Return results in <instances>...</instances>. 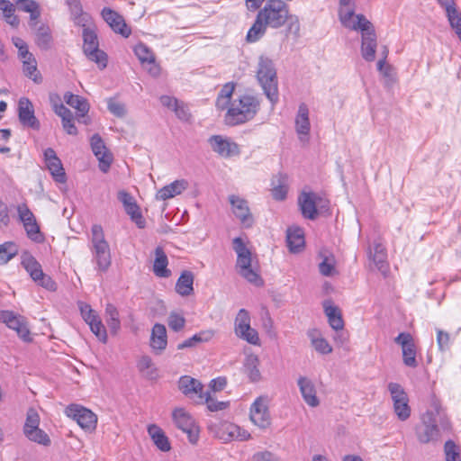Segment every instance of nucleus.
<instances>
[{
    "label": "nucleus",
    "instance_id": "nucleus-1",
    "mask_svg": "<svg viewBox=\"0 0 461 461\" xmlns=\"http://www.w3.org/2000/svg\"><path fill=\"white\" fill-rule=\"evenodd\" d=\"M289 17L288 5L282 0H267L257 14L256 20L249 30L247 41L256 42L266 32L267 27L277 29L282 27Z\"/></svg>",
    "mask_w": 461,
    "mask_h": 461
},
{
    "label": "nucleus",
    "instance_id": "nucleus-2",
    "mask_svg": "<svg viewBox=\"0 0 461 461\" xmlns=\"http://www.w3.org/2000/svg\"><path fill=\"white\" fill-rule=\"evenodd\" d=\"M438 422L443 429H449V421L439 401L432 397L430 410L421 417V424L416 428V435L420 443L426 444L437 440L439 437Z\"/></svg>",
    "mask_w": 461,
    "mask_h": 461
},
{
    "label": "nucleus",
    "instance_id": "nucleus-3",
    "mask_svg": "<svg viewBox=\"0 0 461 461\" xmlns=\"http://www.w3.org/2000/svg\"><path fill=\"white\" fill-rule=\"evenodd\" d=\"M260 108V100L258 96L245 94L231 101L224 122L229 126H236L252 120Z\"/></svg>",
    "mask_w": 461,
    "mask_h": 461
},
{
    "label": "nucleus",
    "instance_id": "nucleus-4",
    "mask_svg": "<svg viewBox=\"0 0 461 461\" xmlns=\"http://www.w3.org/2000/svg\"><path fill=\"white\" fill-rule=\"evenodd\" d=\"M257 78L267 98L275 105L279 100L278 80L274 62L267 57L258 59Z\"/></svg>",
    "mask_w": 461,
    "mask_h": 461
},
{
    "label": "nucleus",
    "instance_id": "nucleus-5",
    "mask_svg": "<svg viewBox=\"0 0 461 461\" xmlns=\"http://www.w3.org/2000/svg\"><path fill=\"white\" fill-rule=\"evenodd\" d=\"M232 248L237 254L235 267L239 275L255 285H261L262 279L252 266V254L247 248L243 239L240 237L234 238Z\"/></svg>",
    "mask_w": 461,
    "mask_h": 461
},
{
    "label": "nucleus",
    "instance_id": "nucleus-6",
    "mask_svg": "<svg viewBox=\"0 0 461 461\" xmlns=\"http://www.w3.org/2000/svg\"><path fill=\"white\" fill-rule=\"evenodd\" d=\"M93 261L96 264L98 270L105 272L112 263L111 249L105 240L104 230L101 225L95 224L91 230V246Z\"/></svg>",
    "mask_w": 461,
    "mask_h": 461
},
{
    "label": "nucleus",
    "instance_id": "nucleus-7",
    "mask_svg": "<svg viewBox=\"0 0 461 461\" xmlns=\"http://www.w3.org/2000/svg\"><path fill=\"white\" fill-rule=\"evenodd\" d=\"M82 27L84 54L89 60L95 62L100 69L105 68L108 57L104 50L99 49V41L95 28L86 24Z\"/></svg>",
    "mask_w": 461,
    "mask_h": 461
},
{
    "label": "nucleus",
    "instance_id": "nucleus-8",
    "mask_svg": "<svg viewBox=\"0 0 461 461\" xmlns=\"http://www.w3.org/2000/svg\"><path fill=\"white\" fill-rule=\"evenodd\" d=\"M21 264L37 285L50 291L56 290V283L43 273L41 264L30 253L25 252L22 255Z\"/></svg>",
    "mask_w": 461,
    "mask_h": 461
},
{
    "label": "nucleus",
    "instance_id": "nucleus-9",
    "mask_svg": "<svg viewBox=\"0 0 461 461\" xmlns=\"http://www.w3.org/2000/svg\"><path fill=\"white\" fill-rule=\"evenodd\" d=\"M298 204L304 218L315 220L318 216V208L328 207V201L316 193L303 192L298 197Z\"/></svg>",
    "mask_w": 461,
    "mask_h": 461
},
{
    "label": "nucleus",
    "instance_id": "nucleus-10",
    "mask_svg": "<svg viewBox=\"0 0 461 461\" xmlns=\"http://www.w3.org/2000/svg\"><path fill=\"white\" fill-rule=\"evenodd\" d=\"M175 425L187 435L192 444H195L199 438L200 429L194 418L184 409L176 408L172 412Z\"/></svg>",
    "mask_w": 461,
    "mask_h": 461
},
{
    "label": "nucleus",
    "instance_id": "nucleus-11",
    "mask_svg": "<svg viewBox=\"0 0 461 461\" xmlns=\"http://www.w3.org/2000/svg\"><path fill=\"white\" fill-rule=\"evenodd\" d=\"M19 220L23 222L27 237L36 243L44 241V235L41 231L40 226L32 212L25 203L17 206Z\"/></svg>",
    "mask_w": 461,
    "mask_h": 461
},
{
    "label": "nucleus",
    "instance_id": "nucleus-12",
    "mask_svg": "<svg viewBox=\"0 0 461 461\" xmlns=\"http://www.w3.org/2000/svg\"><path fill=\"white\" fill-rule=\"evenodd\" d=\"M0 321L6 326L16 331L18 337L24 342H31L32 338L28 327L26 319L11 311H3L0 312Z\"/></svg>",
    "mask_w": 461,
    "mask_h": 461
},
{
    "label": "nucleus",
    "instance_id": "nucleus-13",
    "mask_svg": "<svg viewBox=\"0 0 461 461\" xmlns=\"http://www.w3.org/2000/svg\"><path fill=\"white\" fill-rule=\"evenodd\" d=\"M65 413L68 417L76 420L83 429L93 430L96 427V415L81 405L70 404L66 408Z\"/></svg>",
    "mask_w": 461,
    "mask_h": 461
},
{
    "label": "nucleus",
    "instance_id": "nucleus-14",
    "mask_svg": "<svg viewBox=\"0 0 461 461\" xmlns=\"http://www.w3.org/2000/svg\"><path fill=\"white\" fill-rule=\"evenodd\" d=\"M250 420L260 429H267L271 424V418L268 411V399L258 397L250 407Z\"/></svg>",
    "mask_w": 461,
    "mask_h": 461
},
{
    "label": "nucleus",
    "instance_id": "nucleus-15",
    "mask_svg": "<svg viewBox=\"0 0 461 461\" xmlns=\"http://www.w3.org/2000/svg\"><path fill=\"white\" fill-rule=\"evenodd\" d=\"M212 150L221 158H230L240 154L239 145L230 138L222 135H212L208 139Z\"/></svg>",
    "mask_w": 461,
    "mask_h": 461
},
{
    "label": "nucleus",
    "instance_id": "nucleus-16",
    "mask_svg": "<svg viewBox=\"0 0 461 461\" xmlns=\"http://www.w3.org/2000/svg\"><path fill=\"white\" fill-rule=\"evenodd\" d=\"M394 342L402 348L403 364L409 367H417V349L413 337L408 332H401L394 339Z\"/></svg>",
    "mask_w": 461,
    "mask_h": 461
},
{
    "label": "nucleus",
    "instance_id": "nucleus-17",
    "mask_svg": "<svg viewBox=\"0 0 461 461\" xmlns=\"http://www.w3.org/2000/svg\"><path fill=\"white\" fill-rule=\"evenodd\" d=\"M229 202L235 217L244 228H250L254 223V217L249 207L248 201L235 194L229 195Z\"/></svg>",
    "mask_w": 461,
    "mask_h": 461
},
{
    "label": "nucleus",
    "instance_id": "nucleus-18",
    "mask_svg": "<svg viewBox=\"0 0 461 461\" xmlns=\"http://www.w3.org/2000/svg\"><path fill=\"white\" fill-rule=\"evenodd\" d=\"M361 31V54L365 60L370 62L375 58V51L377 47V38L375 28L370 22L369 27L360 28Z\"/></svg>",
    "mask_w": 461,
    "mask_h": 461
},
{
    "label": "nucleus",
    "instance_id": "nucleus-19",
    "mask_svg": "<svg viewBox=\"0 0 461 461\" xmlns=\"http://www.w3.org/2000/svg\"><path fill=\"white\" fill-rule=\"evenodd\" d=\"M101 16L115 33L121 34L124 38H128L131 34V30L126 24L124 18L116 11L104 7L101 12Z\"/></svg>",
    "mask_w": 461,
    "mask_h": 461
},
{
    "label": "nucleus",
    "instance_id": "nucleus-20",
    "mask_svg": "<svg viewBox=\"0 0 461 461\" xmlns=\"http://www.w3.org/2000/svg\"><path fill=\"white\" fill-rule=\"evenodd\" d=\"M339 18L346 28L358 31L362 27H369L370 22L363 14H355V6L339 7Z\"/></svg>",
    "mask_w": 461,
    "mask_h": 461
},
{
    "label": "nucleus",
    "instance_id": "nucleus-21",
    "mask_svg": "<svg viewBox=\"0 0 461 461\" xmlns=\"http://www.w3.org/2000/svg\"><path fill=\"white\" fill-rule=\"evenodd\" d=\"M93 153L99 161V168L102 172L106 173L112 164L113 156L106 149L104 140L99 134H94L90 140Z\"/></svg>",
    "mask_w": 461,
    "mask_h": 461
},
{
    "label": "nucleus",
    "instance_id": "nucleus-22",
    "mask_svg": "<svg viewBox=\"0 0 461 461\" xmlns=\"http://www.w3.org/2000/svg\"><path fill=\"white\" fill-rule=\"evenodd\" d=\"M179 390L188 398L202 403L203 402V386L196 379L184 375L178 382Z\"/></svg>",
    "mask_w": 461,
    "mask_h": 461
},
{
    "label": "nucleus",
    "instance_id": "nucleus-23",
    "mask_svg": "<svg viewBox=\"0 0 461 461\" xmlns=\"http://www.w3.org/2000/svg\"><path fill=\"white\" fill-rule=\"evenodd\" d=\"M118 199L123 204L124 210L131 219L136 223L139 228H144L145 220L143 219L140 207L135 199L126 191H120L118 193Z\"/></svg>",
    "mask_w": 461,
    "mask_h": 461
},
{
    "label": "nucleus",
    "instance_id": "nucleus-24",
    "mask_svg": "<svg viewBox=\"0 0 461 461\" xmlns=\"http://www.w3.org/2000/svg\"><path fill=\"white\" fill-rule=\"evenodd\" d=\"M18 117L21 123L33 130L40 129V122L34 115V109L32 102L25 97L19 100Z\"/></svg>",
    "mask_w": 461,
    "mask_h": 461
},
{
    "label": "nucleus",
    "instance_id": "nucleus-25",
    "mask_svg": "<svg viewBox=\"0 0 461 461\" xmlns=\"http://www.w3.org/2000/svg\"><path fill=\"white\" fill-rule=\"evenodd\" d=\"M44 158L46 167L53 176L54 180L59 183H65L67 180L66 173L60 159L57 157L55 150L48 148L44 150Z\"/></svg>",
    "mask_w": 461,
    "mask_h": 461
},
{
    "label": "nucleus",
    "instance_id": "nucleus-26",
    "mask_svg": "<svg viewBox=\"0 0 461 461\" xmlns=\"http://www.w3.org/2000/svg\"><path fill=\"white\" fill-rule=\"evenodd\" d=\"M297 385L304 402L308 406L316 408L320 405L321 401L317 396L315 384L310 378L300 376L297 380Z\"/></svg>",
    "mask_w": 461,
    "mask_h": 461
},
{
    "label": "nucleus",
    "instance_id": "nucleus-27",
    "mask_svg": "<svg viewBox=\"0 0 461 461\" xmlns=\"http://www.w3.org/2000/svg\"><path fill=\"white\" fill-rule=\"evenodd\" d=\"M294 123L299 140L302 142L307 141L311 130V123L309 119V109L304 103H302L298 107Z\"/></svg>",
    "mask_w": 461,
    "mask_h": 461
},
{
    "label": "nucleus",
    "instance_id": "nucleus-28",
    "mask_svg": "<svg viewBox=\"0 0 461 461\" xmlns=\"http://www.w3.org/2000/svg\"><path fill=\"white\" fill-rule=\"evenodd\" d=\"M167 345V330L165 325L156 323L151 330L150 347L156 354H161Z\"/></svg>",
    "mask_w": 461,
    "mask_h": 461
},
{
    "label": "nucleus",
    "instance_id": "nucleus-29",
    "mask_svg": "<svg viewBox=\"0 0 461 461\" xmlns=\"http://www.w3.org/2000/svg\"><path fill=\"white\" fill-rule=\"evenodd\" d=\"M188 187V182L185 179H179L160 188L157 194V200H167L182 194Z\"/></svg>",
    "mask_w": 461,
    "mask_h": 461
},
{
    "label": "nucleus",
    "instance_id": "nucleus-30",
    "mask_svg": "<svg viewBox=\"0 0 461 461\" xmlns=\"http://www.w3.org/2000/svg\"><path fill=\"white\" fill-rule=\"evenodd\" d=\"M167 257L161 247L155 249V260L153 264V272L158 277L167 278L171 276V271L167 268Z\"/></svg>",
    "mask_w": 461,
    "mask_h": 461
},
{
    "label": "nucleus",
    "instance_id": "nucleus-31",
    "mask_svg": "<svg viewBox=\"0 0 461 461\" xmlns=\"http://www.w3.org/2000/svg\"><path fill=\"white\" fill-rule=\"evenodd\" d=\"M64 101L72 108L78 112V121L84 118L89 111V104L87 100L80 95L67 92L64 95Z\"/></svg>",
    "mask_w": 461,
    "mask_h": 461
},
{
    "label": "nucleus",
    "instance_id": "nucleus-32",
    "mask_svg": "<svg viewBox=\"0 0 461 461\" xmlns=\"http://www.w3.org/2000/svg\"><path fill=\"white\" fill-rule=\"evenodd\" d=\"M323 307L330 327L335 330H343L344 321L339 309L337 306L332 305L329 301L324 302Z\"/></svg>",
    "mask_w": 461,
    "mask_h": 461
},
{
    "label": "nucleus",
    "instance_id": "nucleus-33",
    "mask_svg": "<svg viewBox=\"0 0 461 461\" xmlns=\"http://www.w3.org/2000/svg\"><path fill=\"white\" fill-rule=\"evenodd\" d=\"M287 246L292 252L299 251L304 246V236L302 229L290 227L286 233Z\"/></svg>",
    "mask_w": 461,
    "mask_h": 461
},
{
    "label": "nucleus",
    "instance_id": "nucleus-34",
    "mask_svg": "<svg viewBox=\"0 0 461 461\" xmlns=\"http://www.w3.org/2000/svg\"><path fill=\"white\" fill-rule=\"evenodd\" d=\"M194 274L191 271H184L176 284V291L181 296H188L194 292Z\"/></svg>",
    "mask_w": 461,
    "mask_h": 461
},
{
    "label": "nucleus",
    "instance_id": "nucleus-35",
    "mask_svg": "<svg viewBox=\"0 0 461 461\" xmlns=\"http://www.w3.org/2000/svg\"><path fill=\"white\" fill-rule=\"evenodd\" d=\"M258 357L250 354L246 357L244 362V371L251 382H258L261 379V373L258 369Z\"/></svg>",
    "mask_w": 461,
    "mask_h": 461
},
{
    "label": "nucleus",
    "instance_id": "nucleus-36",
    "mask_svg": "<svg viewBox=\"0 0 461 461\" xmlns=\"http://www.w3.org/2000/svg\"><path fill=\"white\" fill-rule=\"evenodd\" d=\"M235 90V84L232 82L225 84L218 94L216 107L218 110H228L231 103V97Z\"/></svg>",
    "mask_w": 461,
    "mask_h": 461
},
{
    "label": "nucleus",
    "instance_id": "nucleus-37",
    "mask_svg": "<svg viewBox=\"0 0 461 461\" xmlns=\"http://www.w3.org/2000/svg\"><path fill=\"white\" fill-rule=\"evenodd\" d=\"M148 432L154 444L161 451L167 452L170 449V444L163 430L157 425L151 424L148 427Z\"/></svg>",
    "mask_w": 461,
    "mask_h": 461
},
{
    "label": "nucleus",
    "instance_id": "nucleus-38",
    "mask_svg": "<svg viewBox=\"0 0 461 461\" xmlns=\"http://www.w3.org/2000/svg\"><path fill=\"white\" fill-rule=\"evenodd\" d=\"M372 259L376 268L384 275L388 270L387 254L385 248L381 243H375L373 249Z\"/></svg>",
    "mask_w": 461,
    "mask_h": 461
},
{
    "label": "nucleus",
    "instance_id": "nucleus-39",
    "mask_svg": "<svg viewBox=\"0 0 461 461\" xmlns=\"http://www.w3.org/2000/svg\"><path fill=\"white\" fill-rule=\"evenodd\" d=\"M69 11L74 22L80 26H85L88 23L90 17L87 14H84L82 5L79 0H67Z\"/></svg>",
    "mask_w": 461,
    "mask_h": 461
},
{
    "label": "nucleus",
    "instance_id": "nucleus-40",
    "mask_svg": "<svg viewBox=\"0 0 461 461\" xmlns=\"http://www.w3.org/2000/svg\"><path fill=\"white\" fill-rule=\"evenodd\" d=\"M137 367L148 379L155 380L158 376V368L149 356H142L138 361Z\"/></svg>",
    "mask_w": 461,
    "mask_h": 461
},
{
    "label": "nucleus",
    "instance_id": "nucleus-41",
    "mask_svg": "<svg viewBox=\"0 0 461 461\" xmlns=\"http://www.w3.org/2000/svg\"><path fill=\"white\" fill-rule=\"evenodd\" d=\"M105 321L112 334L115 335L121 329V321L119 319V312L117 308L107 303L105 307Z\"/></svg>",
    "mask_w": 461,
    "mask_h": 461
},
{
    "label": "nucleus",
    "instance_id": "nucleus-42",
    "mask_svg": "<svg viewBox=\"0 0 461 461\" xmlns=\"http://www.w3.org/2000/svg\"><path fill=\"white\" fill-rule=\"evenodd\" d=\"M309 338L314 349L323 355H327L332 352V347L329 342L319 335L317 330H312L308 333Z\"/></svg>",
    "mask_w": 461,
    "mask_h": 461
},
{
    "label": "nucleus",
    "instance_id": "nucleus-43",
    "mask_svg": "<svg viewBox=\"0 0 461 461\" xmlns=\"http://www.w3.org/2000/svg\"><path fill=\"white\" fill-rule=\"evenodd\" d=\"M239 431V426L230 422H221L219 426L216 436L223 441H230L235 437H239L236 432Z\"/></svg>",
    "mask_w": 461,
    "mask_h": 461
},
{
    "label": "nucleus",
    "instance_id": "nucleus-44",
    "mask_svg": "<svg viewBox=\"0 0 461 461\" xmlns=\"http://www.w3.org/2000/svg\"><path fill=\"white\" fill-rule=\"evenodd\" d=\"M272 195L276 200L282 201L285 199L287 194V185L285 177L282 175L276 176L272 181Z\"/></svg>",
    "mask_w": 461,
    "mask_h": 461
},
{
    "label": "nucleus",
    "instance_id": "nucleus-45",
    "mask_svg": "<svg viewBox=\"0 0 461 461\" xmlns=\"http://www.w3.org/2000/svg\"><path fill=\"white\" fill-rule=\"evenodd\" d=\"M445 11L451 28L461 40V12L457 9L456 5Z\"/></svg>",
    "mask_w": 461,
    "mask_h": 461
},
{
    "label": "nucleus",
    "instance_id": "nucleus-46",
    "mask_svg": "<svg viewBox=\"0 0 461 461\" xmlns=\"http://www.w3.org/2000/svg\"><path fill=\"white\" fill-rule=\"evenodd\" d=\"M240 339L247 341L248 343L255 346L260 345V339L258 336V331L251 327L249 324V326L245 327L244 329H241L239 331L235 333Z\"/></svg>",
    "mask_w": 461,
    "mask_h": 461
},
{
    "label": "nucleus",
    "instance_id": "nucleus-47",
    "mask_svg": "<svg viewBox=\"0 0 461 461\" xmlns=\"http://www.w3.org/2000/svg\"><path fill=\"white\" fill-rule=\"evenodd\" d=\"M25 437L35 443L42 446H50V438L47 433H45L40 427L37 429H32V430L24 432Z\"/></svg>",
    "mask_w": 461,
    "mask_h": 461
},
{
    "label": "nucleus",
    "instance_id": "nucleus-48",
    "mask_svg": "<svg viewBox=\"0 0 461 461\" xmlns=\"http://www.w3.org/2000/svg\"><path fill=\"white\" fill-rule=\"evenodd\" d=\"M18 8L30 14L31 21H36L41 16L39 4L34 0H23L18 5Z\"/></svg>",
    "mask_w": 461,
    "mask_h": 461
},
{
    "label": "nucleus",
    "instance_id": "nucleus-49",
    "mask_svg": "<svg viewBox=\"0 0 461 461\" xmlns=\"http://www.w3.org/2000/svg\"><path fill=\"white\" fill-rule=\"evenodd\" d=\"M51 41V34L50 28L45 25H41L36 32V43L43 50H47L50 47Z\"/></svg>",
    "mask_w": 461,
    "mask_h": 461
},
{
    "label": "nucleus",
    "instance_id": "nucleus-50",
    "mask_svg": "<svg viewBox=\"0 0 461 461\" xmlns=\"http://www.w3.org/2000/svg\"><path fill=\"white\" fill-rule=\"evenodd\" d=\"M134 53L142 65L154 61L155 59V55L152 50L143 43H139L135 46Z\"/></svg>",
    "mask_w": 461,
    "mask_h": 461
},
{
    "label": "nucleus",
    "instance_id": "nucleus-51",
    "mask_svg": "<svg viewBox=\"0 0 461 461\" xmlns=\"http://www.w3.org/2000/svg\"><path fill=\"white\" fill-rule=\"evenodd\" d=\"M17 254V248L13 242L0 245V264H5Z\"/></svg>",
    "mask_w": 461,
    "mask_h": 461
},
{
    "label": "nucleus",
    "instance_id": "nucleus-52",
    "mask_svg": "<svg viewBox=\"0 0 461 461\" xmlns=\"http://www.w3.org/2000/svg\"><path fill=\"white\" fill-rule=\"evenodd\" d=\"M393 411L396 414L397 418L404 421L408 420L411 416V407L409 405V398L393 403Z\"/></svg>",
    "mask_w": 461,
    "mask_h": 461
},
{
    "label": "nucleus",
    "instance_id": "nucleus-53",
    "mask_svg": "<svg viewBox=\"0 0 461 461\" xmlns=\"http://www.w3.org/2000/svg\"><path fill=\"white\" fill-rule=\"evenodd\" d=\"M388 391L390 392L393 404L409 398L403 387L398 383H389Z\"/></svg>",
    "mask_w": 461,
    "mask_h": 461
},
{
    "label": "nucleus",
    "instance_id": "nucleus-54",
    "mask_svg": "<svg viewBox=\"0 0 461 461\" xmlns=\"http://www.w3.org/2000/svg\"><path fill=\"white\" fill-rule=\"evenodd\" d=\"M90 327L91 331L103 343L107 341V332L100 318L94 320L87 323Z\"/></svg>",
    "mask_w": 461,
    "mask_h": 461
},
{
    "label": "nucleus",
    "instance_id": "nucleus-55",
    "mask_svg": "<svg viewBox=\"0 0 461 461\" xmlns=\"http://www.w3.org/2000/svg\"><path fill=\"white\" fill-rule=\"evenodd\" d=\"M40 425V415L34 408H30L26 413V420L23 426V433L32 429H37Z\"/></svg>",
    "mask_w": 461,
    "mask_h": 461
},
{
    "label": "nucleus",
    "instance_id": "nucleus-56",
    "mask_svg": "<svg viewBox=\"0 0 461 461\" xmlns=\"http://www.w3.org/2000/svg\"><path fill=\"white\" fill-rule=\"evenodd\" d=\"M107 108L111 113L119 118L124 117L127 113L125 104L115 98H109L107 100Z\"/></svg>",
    "mask_w": 461,
    "mask_h": 461
},
{
    "label": "nucleus",
    "instance_id": "nucleus-57",
    "mask_svg": "<svg viewBox=\"0 0 461 461\" xmlns=\"http://www.w3.org/2000/svg\"><path fill=\"white\" fill-rule=\"evenodd\" d=\"M167 324L171 330L177 332L184 329L185 319L183 315L172 312L168 316Z\"/></svg>",
    "mask_w": 461,
    "mask_h": 461
},
{
    "label": "nucleus",
    "instance_id": "nucleus-58",
    "mask_svg": "<svg viewBox=\"0 0 461 461\" xmlns=\"http://www.w3.org/2000/svg\"><path fill=\"white\" fill-rule=\"evenodd\" d=\"M250 324V315L249 312L245 309H240L235 318L234 321V331L235 333L241 329L249 326Z\"/></svg>",
    "mask_w": 461,
    "mask_h": 461
},
{
    "label": "nucleus",
    "instance_id": "nucleus-59",
    "mask_svg": "<svg viewBox=\"0 0 461 461\" xmlns=\"http://www.w3.org/2000/svg\"><path fill=\"white\" fill-rule=\"evenodd\" d=\"M446 461H461L457 447L452 440H448L444 446Z\"/></svg>",
    "mask_w": 461,
    "mask_h": 461
},
{
    "label": "nucleus",
    "instance_id": "nucleus-60",
    "mask_svg": "<svg viewBox=\"0 0 461 461\" xmlns=\"http://www.w3.org/2000/svg\"><path fill=\"white\" fill-rule=\"evenodd\" d=\"M319 270L322 276H330L335 272V261L333 258L325 257L319 264Z\"/></svg>",
    "mask_w": 461,
    "mask_h": 461
},
{
    "label": "nucleus",
    "instance_id": "nucleus-61",
    "mask_svg": "<svg viewBox=\"0 0 461 461\" xmlns=\"http://www.w3.org/2000/svg\"><path fill=\"white\" fill-rule=\"evenodd\" d=\"M203 395H204V397H203V402L206 403L207 408L211 411H217L224 410L228 405V403L225 402H218V401L214 400L213 398H212L210 395V393H208V392L204 393Z\"/></svg>",
    "mask_w": 461,
    "mask_h": 461
},
{
    "label": "nucleus",
    "instance_id": "nucleus-62",
    "mask_svg": "<svg viewBox=\"0 0 461 461\" xmlns=\"http://www.w3.org/2000/svg\"><path fill=\"white\" fill-rule=\"evenodd\" d=\"M81 316L86 323L93 321L99 318L98 314L91 308V306L85 303H78Z\"/></svg>",
    "mask_w": 461,
    "mask_h": 461
},
{
    "label": "nucleus",
    "instance_id": "nucleus-63",
    "mask_svg": "<svg viewBox=\"0 0 461 461\" xmlns=\"http://www.w3.org/2000/svg\"><path fill=\"white\" fill-rule=\"evenodd\" d=\"M23 69L25 76L32 79L35 83H40L41 81V77L37 69V62H27V64L23 65Z\"/></svg>",
    "mask_w": 461,
    "mask_h": 461
},
{
    "label": "nucleus",
    "instance_id": "nucleus-64",
    "mask_svg": "<svg viewBox=\"0 0 461 461\" xmlns=\"http://www.w3.org/2000/svg\"><path fill=\"white\" fill-rule=\"evenodd\" d=\"M437 344L441 351L447 350L450 346V336L447 332L437 329Z\"/></svg>",
    "mask_w": 461,
    "mask_h": 461
}]
</instances>
